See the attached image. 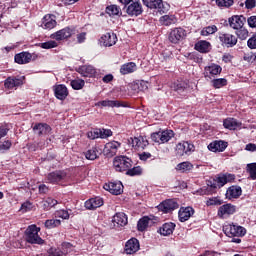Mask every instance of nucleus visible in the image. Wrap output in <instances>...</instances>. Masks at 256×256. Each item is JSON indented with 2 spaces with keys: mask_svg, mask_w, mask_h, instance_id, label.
Masks as SVG:
<instances>
[{
  "mask_svg": "<svg viewBox=\"0 0 256 256\" xmlns=\"http://www.w3.org/2000/svg\"><path fill=\"white\" fill-rule=\"evenodd\" d=\"M137 71V64L135 62H128L120 67L121 75H129V73H135Z\"/></svg>",
  "mask_w": 256,
  "mask_h": 256,
  "instance_id": "34",
  "label": "nucleus"
},
{
  "mask_svg": "<svg viewBox=\"0 0 256 256\" xmlns=\"http://www.w3.org/2000/svg\"><path fill=\"white\" fill-rule=\"evenodd\" d=\"M211 85L214 89H221V87H226L227 79L225 78H212Z\"/></svg>",
  "mask_w": 256,
  "mask_h": 256,
  "instance_id": "40",
  "label": "nucleus"
},
{
  "mask_svg": "<svg viewBox=\"0 0 256 256\" xmlns=\"http://www.w3.org/2000/svg\"><path fill=\"white\" fill-rule=\"evenodd\" d=\"M175 223L167 222L160 227V234L164 237H167L169 235H173V231H175Z\"/></svg>",
  "mask_w": 256,
  "mask_h": 256,
  "instance_id": "32",
  "label": "nucleus"
},
{
  "mask_svg": "<svg viewBox=\"0 0 256 256\" xmlns=\"http://www.w3.org/2000/svg\"><path fill=\"white\" fill-rule=\"evenodd\" d=\"M219 41L223 47H227L228 49L231 47H235L237 45V36L231 33H220Z\"/></svg>",
  "mask_w": 256,
  "mask_h": 256,
  "instance_id": "11",
  "label": "nucleus"
},
{
  "mask_svg": "<svg viewBox=\"0 0 256 256\" xmlns=\"http://www.w3.org/2000/svg\"><path fill=\"white\" fill-rule=\"evenodd\" d=\"M7 133H9V126L8 125L0 126V139H3V137H6Z\"/></svg>",
  "mask_w": 256,
  "mask_h": 256,
  "instance_id": "63",
  "label": "nucleus"
},
{
  "mask_svg": "<svg viewBox=\"0 0 256 256\" xmlns=\"http://www.w3.org/2000/svg\"><path fill=\"white\" fill-rule=\"evenodd\" d=\"M143 3L148 9H155L160 15L167 13L170 8L168 3H163V0H143Z\"/></svg>",
  "mask_w": 256,
  "mask_h": 256,
  "instance_id": "5",
  "label": "nucleus"
},
{
  "mask_svg": "<svg viewBox=\"0 0 256 256\" xmlns=\"http://www.w3.org/2000/svg\"><path fill=\"white\" fill-rule=\"evenodd\" d=\"M187 33L183 28H175L170 32L169 41L171 43H179V41L185 39Z\"/></svg>",
  "mask_w": 256,
  "mask_h": 256,
  "instance_id": "20",
  "label": "nucleus"
},
{
  "mask_svg": "<svg viewBox=\"0 0 256 256\" xmlns=\"http://www.w3.org/2000/svg\"><path fill=\"white\" fill-rule=\"evenodd\" d=\"M34 131H38V135H47L51 131V126L47 123H38L33 127Z\"/></svg>",
  "mask_w": 256,
  "mask_h": 256,
  "instance_id": "37",
  "label": "nucleus"
},
{
  "mask_svg": "<svg viewBox=\"0 0 256 256\" xmlns=\"http://www.w3.org/2000/svg\"><path fill=\"white\" fill-rule=\"evenodd\" d=\"M55 217H59L60 219H69V211H67V210H57L55 212Z\"/></svg>",
  "mask_w": 256,
  "mask_h": 256,
  "instance_id": "57",
  "label": "nucleus"
},
{
  "mask_svg": "<svg viewBox=\"0 0 256 256\" xmlns=\"http://www.w3.org/2000/svg\"><path fill=\"white\" fill-rule=\"evenodd\" d=\"M113 167L118 173H127L133 167V160L127 156H116L113 160Z\"/></svg>",
  "mask_w": 256,
  "mask_h": 256,
  "instance_id": "3",
  "label": "nucleus"
},
{
  "mask_svg": "<svg viewBox=\"0 0 256 256\" xmlns=\"http://www.w3.org/2000/svg\"><path fill=\"white\" fill-rule=\"evenodd\" d=\"M228 143L223 140H216L208 145L209 151L212 153H223L227 149Z\"/></svg>",
  "mask_w": 256,
  "mask_h": 256,
  "instance_id": "21",
  "label": "nucleus"
},
{
  "mask_svg": "<svg viewBox=\"0 0 256 256\" xmlns=\"http://www.w3.org/2000/svg\"><path fill=\"white\" fill-rule=\"evenodd\" d=\"M100 135H101V129H95L87 133L88 139H92V140L101 138Z\"/></svg>",
  "mask_w": 256,
  "mask_h": 256,
  "instance_id": "54",
  "label": "nucleus"
},
{
  "mask_svg": "<svg viewBox=\"0 0 256 256\" xmlns=\"http://www.w3.org/2000/svg\"><path fill=\"white\" fill-rule=\"evenodd\" d=\"M84 155L88 161H95L97 159V147H92L84 152Z\"/></svg>",
  "mask_w": 256,
  "mask_h": 256,
  "instance_id": "44",
  "label": "nucleus"
},
{
  "mask_svg": "<svg viewBox=\"0 0 256 256\" xmlns=\"http://www.w3.org/2000/svg\"><path fill=\"white\" fill-rule=\"evenodd\" d=\"M216 181L219 187H224L227 183H233L235 181V175L229 173L219 174Z\"/></svg>",
  "mask_w": 256,
  "mask_h": 256,
  "instance_id": "29",
  "label": "nucleus"
},
{
  "mask_svg": "<svg viewBox=\"0 0 256 256\" xmlns=\"http://www.w3.org/2000/svg\"><path fill=\"white\" fill-rule=\"evenodd\" d=\"M223 71V68L215 63H212L206 67H204V77L206 81L215 79V77H218V75H221V72Z\"/></svg>",
  "mask_w": 256,
  "mask_h": 256,
  "instance_id": "9",
  "label": "nucleus"
},
{
  "mask_svg": "<svg viewBox=\"0 0 256 256\" xmlns=\"http://www.w3.org/2000/svg\"><path fill=\"white\" fill-rule=\"evenodd\" d=\"M159 209L163 211V213H171V211L179 209V203H177L176 200L168 199L159 205Z\"/></svg>",
  "mask_w": 256,
  "mask_h": 256,
  "instance_id": "19",
  "label": "nucleus"
},
{
  "mask_svg": "<svg viewBox=\"0 0 256 256\" xmlns=\"http://www.w3.org/2000/svg\"><path fill=\"white\" fill-rule=\"evenodd\" d=\"M218 7H231L233 0H216Z\"/></svg>",
  "mask_w": 256,
  "mask_h": 256,
  "instance_id": "58",
  "label": "nucleus"
},
{
  "mask_svg": "<svg viewBox=\"0 0 256 256\" xmlns=\"http://www.w3.org/2000/svg\"><path fill=\"white\" fill-rule=\"evenodd\" d=\"M40 231L41 228L37 227V225L28 226L25 232L27 243H30L31 245H43L45 240L39 236Z\"/></svg>",
  "mask_w": 256,
  "mask_h": 256,
  "instance_id": "2",
  "label": "nucleus"
},
{
  "mask_svg": "<svg viewBox=\"0 0 256 256\" xmlns=\"http://www.w3.org/2000/svg\"><path fill=\"white\" fill-rule=\"evenodd\" d=\"M194 49L199 53H209L211 51V43L207 40H200L195 44Z\"/></svg>",
  "mask_w": 256,
  "mask_h": 256,
  "instance_id": "31",
  "label": "nucleus"
},
{
  "mask_svg": "<svg viewBox=\"0 0 256 256\" xmlns=\"http://www.w3.org/2000/svg\"><path fill=\"white\" fill-rule=\"evenodd\" d=\"M49 256H63V251L57 249V248H50L48 250Z\"/></svg>",
  "mask_w": 256,
  "mask_h": 256,
  "instance_id": "62",
  "label": "nucleus"
},
{
  "mask_svg": "<svg viewBox=\"0 0 256 256\" xmlns=\"http://www.w3.org/2000/svg\"><path fill=\"white\" fill-rule=\"evenodd\" d=\"M41 27L42 29H46L48 31L55 29V27H57V17L53 14H46L42 18Z\"/></svg>",
  "mask_w": 256,
  "mask_h": 256,
  "instance_id": "14",
  "label": "nucleus"
},
{
  "mask_svg": "<svg viewBox=\"0 0 256 256\" xmlns=\"http://www.w3.org/2000/svg\"><path fill=\"white\" fill-rule=\"evenodd\" d=\"M242 193L243 190L241 189V186H230L226 191V199H239Z\"/></svg>",
  "mask_w": 256,
  "mask_h": 256,
  "instance_id": "28",
  "label": "nucleus"
},
{
  "mask_svg": "<svg viewBox=\"0 0 256 256\" xmlns=\"http://www.w3.org/2000/svg\"><path fill=\"white\" fill-rule=\"evenodd\" d=\"M123 104L117 100H103L96 103V107H122Z\"/></svg>",
  "mask_w": 256,
  "mask_h": 256,
  "instance_id": "38",
  "label": "nucleus"
},
{
  "mask_svg": "<svg viewBox=\"0 0 256 256\" xmlns=\"http://www.w3.org/2000/svg\"><path fill=\"white\" fill-rule=\"evenodd\" d=\"M217 26L212 25V26H208V27H204L201 30V35L203 37H209V35H213L214 33H217Z\"/></svg>",
  "mask_w": 256,
  "mask_h": 256,
  "instance_id": "46",
  "label": "nucleus"
},
{
  "mask_svg": "<svg viewBox=\"0 0 256 256\" xmlns=\"http://www.w3.org/2000/svg\"><path fill=\"white\" fill-rule=\"evenodd\" d=\"M75 251V246L69 242L62 243V253L63 255H67V253H71Z\"/></svg>",
  "mask_w": 256,
  "mask_h": 256,
  "instance_id": "51",
  "label": "nucleus"
},
{
  "mask_svg": "<svg viewBox=\"0 0 256 256\" xmlns=\"http://www.w3.org/2000/svg\"><path fill=\"white\" fill-rule=\"evenodd\" d=\"M159 23L165 27H169V25H175L177 23V17L173 14L164 15L160 17Z\"/></svg>",
  "mask_w": 256,
  "mask_h": 256,
  "instance_id": "36",
  "label": "nucleus"
},
{
  "mask_svg": "<svg viewBox=\"0 0 256 256\" xmlns=\"http://www.w3.org/2000/svg\"><path fill=\"white\" fill-rule=\"evenodd\" d=\"M222 203H223V202H222L220 199L215 198V197L210 198V199H208V200L206 201L207 207H211V206H213V205H221Z\"/></svg>",
  "mask_w": 256,
  "mask_h": 256,
  "instance_id": "59",
  "label": "nucleus"
},
{
  "mask_svg": "<svg viewBox=\"0 0 256 256\" xmlns=\"http://www.w3.org/2000/svg\"><path fill=\"white\" fill-rule=\"evenodd\" d=\"M193 169V165L191 162H181L176 166L177 171H181V173H187V171H191Z\"/></svg>",
  "mask_w": 256,
  "mask_h": 256,
  "instance_id": "41",
  "label": "nucleus"
},
{
  "mask_svg": "<svg viewBox=\"0 0 256 256\" xmlns=\"http://www.w3.org/2000/svg\"><path fill=\"white\" fill-rule=\"evenodd\" d=\"M31 59H33V55L29 52H20L14 56V61L18 65H27V63H31Z\"/></svg>",
  "mask_w": 256,
  "mask_h": 256,
  "instance_id": "25",
  "label": "nucleus"
},
{
  "mask_svg": "<svg viewBox=\"0 0 256 256\" xmlns=\"http://www.w3.org/2000/svg\"><path fill=\"white\" fill-rule=\"evenodd\" d=\"M193 215H195V209H193V207H181L178 212V219L181 223H185V221H189Z\"/></svg>",
  "mask_w": 256,
  "mask_h": 256,
  "instance_id": "16",
  "label": "nucleus"
},
{
  "mask_svg": "<svg viewBox=\"0 0 256 256\" xmlns=\"http://www.w3.org/2000/svg\"><path fill=\"white\" fill-rule=\"evenodd\" d=\"M33 209H35V205L29 201H26L21 205L20 211L23 213H28V211H33Z\"/></svg>",
  "mask_w": 256,
  "mask_h": 256,
  "instance_id": "53",
  "label": "nucleus"
},
{
  "mask_svg": "<svg viewBox=\"0 0 256 256\" xmlns=\"http://www.w3.org/2000/svg\"><path fill=\"white\" fill-rule=\"evenodd\" d=\"M113 132L110 129H100V139H107V137H111Z\"/></svg>",
  "mask_w": 256,
  "mask_h": 256,
  "instance_id": "60",
  "label": "nucleus"
},
{
  "mask_svg": "<svg viewBox=\"0 0 256 256\" xmlns=\"http://www.w3.org/2000/svg\"><path fill=\"white\" fill-rule=\"evenodd\" d=\"M174 137L175 132H173V130H163L151 134L152 141H154V143H158L159 145L169 143V141Z\"/></svg>",
  "mask_w": 256,
  "mask_h": 256,
  "instance_id": "4",
  "label": "nucleus"
},
{
  "mask_svg": "<svg viewBox=\"0 0 256 256\" xmlns=\"http://www.w3.org/2000/svg\"><path fill=\"white\" fill-rule=\"evenodd\" d=\"M61 225V220L59 219H49L46 220L44 226L46 229H55V227H59Z\"/></svg>",
  "mask_w": 256,
  "mask_h": 256,
  "instance_id": "49",
  "label": "nucleus"
},
{
  "mask_svg": "<svg viewBox=\"0 0 256 256\" xmlns=\"http://www.w3.org/2000/svg\"><path fill=\"white\" fill-rule=\"evenodd\" d=\"M129 143H131L134 149H145L149 145V141L143 136L130 138Z\"/></svg>",
  "mask_w": 256,
  "mask_h": 256,
  "instance_id": "22",
  "label": "nucleus"
},
{
  "mask_svg": "<svg viewBox=\"0 0 256 256\" xmlns=\"http://www.w3.org/2000/svg\"><path fill=\"white\" fill-rule=\"evenodd\" d=\"M149 221H151V219L148 216L142 217L137 224L138 231H145V229L149 227Z\"/></svg>",
  "mask_w": 256,
  "mask_h": 256,
  "instance_id": "43",
  "label": "nucleus"
},
{
  "mask_svg": "<svg viewBox=\"0 0 256 256\" xmlns=\"http://www.w3.org/2000/svg\"><path fill=\"white\" fill-rule=\"evenodd\" d=\"M6 89H15V87H20L23 85V78H7L4 83Z\"/></svg>",
  "mask_w": 256,
  "mask_h": 256,
  "instance_id": "33",
  "label": "nucleus"
},
{
  "mask_svg": "<svg viewBox=\"0 0 256 256\" xmlns=\"http://www.w3.org/2000/svg\"><path fill=\"white\" fill-rule=\"evenodd\" d=\"M103 189L109 191L112 195H121L123 193V183L121 181L108 182L104 184Z\"/></svg>",
  "mask_w": 256,
  "mask_h": 256,
  "instance_id": "13",
  "label": "nucleus"
},
{
  "mask_svg": "<svg viewBox=\"0 0 256 256\" xmlns=\"http://www.w3.org/2000/svg\"><path fill=\"white\" fill-rule=\"evenodd\" d=\"M185 87H186V84L180 83V82H175L172 86L174 91H178V92L185 91Z\"/></svg>",
  "mask_w": 256,
  "mask_h": 256,
  "instance_id": "61",
  "label": "nucleus"
},
{
  "mask_svg": "<svg viewBox=\"0 0 256 256\" xmlns=\"http://www.w3.org/2000/svg\"><path fill=\"white\" fill-rule=\"evenodd\" d=\"M11 141L6 140L2 144H0V153H5V151H9L11 149Z\"/></svg>",
  "mask_w": 256,
  "mask_h": 256,
  "instance_id": "55",
  "label": "nucleus"
},
{
  "mask_svg": "<svg viewBox=\"0 0 256 256\" xmlns=\"http://www.w3.org/2000/svg\"><path fill=\"white\" fill-rule=\"evenodd\" d=\"M223 125L225 129H229L230 131H235L236 129H241V122L237 121L235 118H226L223 121Z\"/></svg>",
  "mask_w": 256,
  "mask_h": 256,
  "instance_id": "30",
  "label": "nucleus"
},
{
  "mask_svg": "<svg viewBox=\"0 0 256 256\" xmlns=\"http://www.w3.org/2000/svg\"><path fill=\"white\" fill-rule=\"evenodd\" d=\"M53 91L56 99H59V101H65L69 97V90L65 84L54 85Z\"/></svg>",
  "mask_w": 256,
  "mask_h": 256,
  "instance_id": "15",
  "label": "nucleus"
},
{
  "mask_svg": "<svg viewBox=\"0 0 256 256\" xmlns=\"http://www.w3.org/2000/svg\"><path fill=\"white\" fill-rule=\"evenodd\" d=\"M55 205H59V201L51 197H48L44 201H42V207L44 211H49L50 209H53Z\"/></svg>",
  "mask_w": 256,
  "mask_h": 256,
  "instance_id": "39",
  "label": "nucleus"
},
{
  "mask_svg": "<svg viewBox=\"0 0 256 256\" xmlns=\"http://www.w3.org/2000/svg\"><path fill=\"white\" fill-rule=\"evenodd\" d=\"M237 213V206L228 203V204H223L218 208L217 211V216L219 219H229L231 215H235Z\"/></svg>",
  "mask_w": 256,
  "mask_h": 256,
  "instance_id": "8",
  "label": "nucleus"
},
{
  "mask_svg": "<svg viewBox=\"0 0 256 256\" xmlns=\"http://www.w3.org/2000/svg\"><path fill=\"white\" fill-rule=\"evenodd\" d=\"M245 21H247L245 19L244 16H232L231 18L228 19V23H229V26L232 28V29H235L236 31L238 29H241L243 27V25H245Z\"/></svg>",
  "mask_w": 256,
  "mask_h": 256,
  "instance_id": "23",
  "label": "nucleus"
},
{
  "mask_svg": "<svg viewBox=\"0 0 256 256\" xmlns=\"http://www.w3.org/2000/svg\"><path fill=\"white\" fill-rule=\"evenodd\" d=\"M195 151V145L191 142L183 141L176 145V153L179 157L183 155H191Z\"/></svg>",
  "mask_w": 256,
  "mask_h": 256,
  "instance_id": "10",
  "label": "nucleus"
},
{
  "mask_svg": "<svg viewBox=\"0 0 256 256\" xmlns=\"http://www.w3.org/2000/svg\"><path fill=\"white\" fill-rule=\"evenodd\" d=\"M121 148V143L118 141H110L105 144L103 153L106 157H115L117 155V151Z\"/></svg>",
  "mask_w": 256,
  "mask_h": 256,
  "instance_id": "12",
  "label": "nucleus"
},
{
  "mask_svg": "<svg viewBox=\"0 0 256 256\" xmlns=\"http://www.w3.org/2000/svg\"><path fill=\"white\" fill-rule=\"evenodd\" d=\"M103 203V198L101 197L90 198L85 202V207L89 211H93L99 209V207H103Z\"/></svg>",
  "mask_w": 256,
  "mask_h": 256,
  "instance_id": "27",
  "label": "nucleus"
},
{
  "mask_svg": "<svg viewBox=\"0 0 256 256\" xmlns=\"http://www.w3.org/2000/svg\"><path fill=\"white\" fill-rule=\"evenodd\" d=\"M65 179H67V172L65 170H56L46 176L47 183H51L52 185H59Z\"/></svg>",
  "mask_w": 256,
  "mask_h": 256,
  "instance_id": "7",
  "label": "nucleus"
},
{
  "mask_svg": "<svg viewBox=\"0 0 256 256\" xmlns=\"http://www.w3.org/2000/svg\"><path fill=\"white\" fill-rule=\"evenodd\" d=\"M99 41L103 47H113L117 43V35L113 32H108L102 35Z\"/></svg>",
  "mask_w": 256,
  "mask_h": 256,
  "instance_id": "17",
  "label": "nucleus"
},
{
  "mask_svg": "<svg viewBox=\"0 0 256 256\" xmlns=\"http://www.w3.org/2000/svg\"><path fill=\"white\" fill-rule=\"evenodd\" d=\"M247 47L249 49H256V33H254L247 41Z\"/></svg>",
  "mask_w": 256,
  "mask_h": 256,
  "instance_id": "56",
  "label": "nucleus"
},
{
  "mask_svg": "<svg viewBox=\"0 0 256 256\" xmlns=\"http://www.w3.org/2000/svg\"><path fill=\"white\" fill-rule=\"evenodd\" d=\"M247 23L251 29H256V16H250L247 19Z\"/></svg>",
  "mask_w": 256,
  "mask_h": 256,
  "instance_id": "64",
  "label": "nucleus"
},
{
  "mask_svg": "<svg viewBox=\"0 0 256 256\" xmlns=\"http://www.w3.org/2000/svg\"><path fill=\"white\" fill-rule=\"evenodd\" d=\"M77 73L82 77H95L97 75V69L91 65H84L77 69Z\"/></svg>",
  "mask_w": 256,
  "mask_h": 256,
  "instance_id": "26",
  "label": "nucleus"
},
{
  "mask_svg": "<svg viewBox=\"0 0 256 256\" xmlns=\"http://www.w3.org/2000/svg\"><path fill=\"white\" fill-rule=\"evenodd\" d=\"M246 171L249 173L250 179L256 181V163L247 164Z\"/></svg>",
  "mask_w": 256,
  "mask_h": 256,
  "instance_id": "48",
  "label": "nucleus"
},
{
  "mask_svg": "<svg viewBox=\"0 0 256 256\" xmlns=\"http://www.w3.org/2000/svg\"><path fill=\"white\" fill-rule=\"evenodd\" d=\"M73 35H77V29L75 27H65L51 34L50 37L51 39H55V41H63L73 37Z\"/></svg>",
  "mask_w": 256,
  "mask_h": 256,
  "instance_id": "6",
  "label": "nucleus"
},
{
  "mask_svg": "<svg viewBox=\"0 0 256 256\" xmlns=\"http://www.w3.org/2000/svg\"><path fill=\"white\" fill-rule=\"evenodd\" d=\"M57 46L58 44L57 42H55V40H50L39 44V47H41V49H55V47Z\"/></svg>",
  "mask_w": 256,
  "mask_h": 256,
  "instance_id": "52",
  "label": "nucleus"
},
{
  "mask_svg": "<svg viewBox=\"0 0 256 256\" xmlns=\"http://www.w3.org/2000/svg\"><path fill=\"white\" fill-rule=\"evenodd\" d=\"M236 35L238 39H240L241 41H245V39L249 37V30L242 26L241 28H238V30H236Z\"/></svg>",
  "mask_w": 256,
  "mask_h": 256,
  "instance_id": "50",
  "label": "nucleus"
},
{
  "mask_svg": "<svg viewBox=\"0 0 256 256\" xmlns=\"http://www.w3.org/2000/svg\"><path fill=\"white\" fill-rule=\"evenodd\" d=\"M70 85H71L72 89H74L75 91H79V90L83 89V87H85V80L75 79L70 82Z\"/></svg>",
  "mask_w": 256,
  "mask_h": 256,
  "instance_id": "47",
  "label": "nucleus"
},
{
  "mask_svg": "<svg viewBox=\"0 0 256 256\" xmlns=\"http://www.w3.org/2000/svg\"><path fill=\"white\" fill-rule=\"evenodd\" d=\"M127 15L130 17H139L141 13H143V6L141 5V2L136 1L132 2L126 9Z\"/></svg>",
  "mask_w": 256,
  "mask_h": 256,
  "instance_id": "18",
  "label": "nucleus"
},
{
  "mask_svg": "<svg viewBox=\"0 0 256 256\" xmlns=\"http://www.w3.org/2000/svg\"><path fill=\"white\" fill-rule=\"evenodd\" d=\"M106 13L109 17H115V15H119L121 13V8L117 5H110L106 7Z\"/></svg>",
  "mask_w": 256,
  "mask_h": 256,
  "instance_id": "45",
  "label": "nucleus"
},
{
  "mask_svg": "<svg viewBox=\"0 0 256 256\" xmlns=\"http://www.w3.org/2000/svg\"><path fill=\"white\" fill-rule=\"evenodd\" d=\"M113 223H116L119 227H125L128 223L127 215L123 212H118L113 217Z\"/></svg>",
  "mask_w": 256,
  "mask_h": 256,
  "instance_id": "35",
  "label": "nucleus"
},
{
  "mask_svg": "<svg viewBox=\"0 0 256 256\" xmlns=\"http://www.w3.org/2000/svg\"><path fill=\"white\" fill-rule=\"evenodd\" d=\"M139 249H140V244L137 238H131L126 242L125 251L127 255H133V253H137Z\"/></svg>",
  "mask_w": 256,
  "mask_h": 256,
  "instance_id": "24",
  "label": "nucleus"
},
{
  "mask_svg": "<svg viewBox=\"0 0 256 256\" xmlns=\"http://www.w3.org/2000/svg\"><path fill=\"white\" fill-rule=\"evenodd\" d=\"M126 175H128L129 177H137L139 175H143V168H141V166H136L133 168H128V170H126Z\"/></svg>",
  "mask_w": 256,
  "mask_h": 256,
  "instance_id": "42",
  "label": "nucleus"
},
{
  "mask_svg": "<svg viewBox=\"0 0 256 256\" xmlns=\"http://www.w3.org/2000/svg\"><path fill=\"white\" fill-rule=\"evenodd\" d=\"M223 232L226 237H230L232 243H241L240 237H245L247 235V229L243 226H239V224L230 223L226 224L223 227Z\"/></svg>",
  "mask_w": 256,
  "mask_h": 256,
  "instance_id": "1",
  "label": "nucleus"
}]
</instances>
